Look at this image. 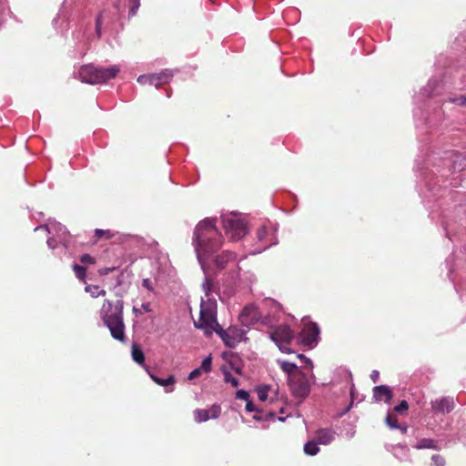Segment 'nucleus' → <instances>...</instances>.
I'll use <instances>...</instances> for the list:
<instances>
[{
  "label": "nucleus",
  "instance_id": "nucleus-35",
  "mask_svg": "<svg viewBox=\"0 0 466 466\" xmlns=\"http://www.w3.org/2000/svg\"><path fill=\"white\" fill-rule=\"evenodd\" d=\"M268 390H269V386H268V385H263V386L258 387L257 392H258V397L259 400H261V401L267 400L268 396Z\"/></svg>",
  "mask_w": 466,
  "mask_h": 466
},
{
  "label": "nucleus",
  "instance_id": "nucleus-10",
  "mask_svg": "<svg viewBox=\"0 0 466 466\" xmlns=\"http://www.w3.org/2000/svg\"><path fill=\"white\" fill-rule=\"evenodd\" d=\"M122 17H116L113 10L105 9L99 13L96 19V35L97 38L102 35V27L105 25L106 29H115V25L121 20Z\"/></svg>",
  "mask_w": 466,
  "mask_h": 466
},
{
  "label": "nucleus",
  "instance_id": "nucleus-17",
  "mask_svg": "<svg viewBox=\"0 0 466 466\" xmlns=\"http://www.w3.org/2000/svg\"><path fill=\"white\" fill-rule=\"evenodd\" d=\"M236 259H237L236 253L229 251V250H225V251H222L220 254L217 255L214 258L213 262H214V266L218 269H223V268H227L229 263L235 262Z\"/></svg>",
  "mask_w": 466,
  "mask_h": 466
},
{
  "label": "nucleus",
  "instance_id": "nucleus-59",
  "mask_svg": "<svg viewBox=\"0 0 466 466\" xmlns=\"http://www.w3.org/2000/svg\"><path fill=\"white\" fill-rule=\"evenodd\" d=\"M423 92H424V93H427V87H425V88L423 89Z\"/></svg>",
  "mask_w": 466,
  "mask_h": 466
},
{
  "label": "nucleus",
  "instance_id": "nucleus-28",
  "mask_svg": "<svg viewBox=\"0 0 466 466\" xmlns=\"http://www.w3.org/2000/svg\"><path fill=\"white\" fill-rule=\"evenodd\" d=\"M214 283L213 280L208 277L205 276L204 281L202 283V289L205 292L206 299L211 298V293L213 291Z\"/></svg>",
  "mask_w": 466,
  "mask_h": 466
},
{
  "label": "nucleus",
  "instance_id": "nucleus-21",
  "mask_svg": "<svg viewBox=\"0 0 466 466\" xmlns=\"http://www.w3.org/2000/svg\"><path fill=\"white\" fill-rule=\"evenodd\" d=\"M239 320L243 325H248L250 322H252L257 318V311L255 307L253 306H247L245 307L241 313L239 314Z\"/></svg>",
  "mask_w": 466,
  "mask_h": 466
},
{
  "label": "nucleus",
  "instance_id": "nucleus-1",
  "mask_svg": "<svg viewBox=\"0 0 466 466\" xmlns=\"http://www.w3.org/2000/svg\"><path fill=\"white\" fill-rule=\"evenodd\" d=\"M216 223V218L201 220L195 228L192 239L198 260L205 273L206 260L217 253L223 244V237Z\"/></svg>",
  "mask_w": 466,
  "mask_h": 466
},
{
  "label": "nucleus",
  "instance_id": "nucleus-4",
  "mask_svg": "<svg viewBox=\"0 0 466 466\" xmlns=\"http://www.w3.org/2000/svg\"><path fill=\"white\" fill-rule=\"evenodd\" d=\"M119 71L120 68L116 65L110 66L108 67L86 65L79 69L78 75L82 82L96 85L106 83L108 80L115 78Z\"/></svg>",
  "mask_w": 466,
  "mask_h": 466
},
{
  "label": "nucleus",
  "instance_id": "nucleus-15",
  "mask_svg": "<svg viewBox=\"0 0 466 466\" xmlns=\"http://www.w3.org/2000/svg\"><path fill=\"white\" fill-rule=\"evenodd\" d=\"M431 406L434 413L446 414L453 410L455 408V403L452 397H442L441 399L431 400Z\"/></svg>",
  "mask_w": 466,
  "mask_h": 466
},
{
  "label": "nucleus",
  "instance_id": "nucleus-51",
  "mask_svg": "<svg viewBox=\"0 0 466 466\" xmlns=\"http://www.w3.org/2000/svg\"><path fill=\"white\" fill-rule=\"evenodd\" d=\"M397 429L400 430L402 434H405L408 431V426L406 424H399V427Z\"/></svg>",
  "mask_w": 466,
  "mask_h": 466
},
{
  "label": "nucleus",
  "instance_id": "nucleus-37",
  "mask_svg": "<svg viewBox=\"0 0 466 466\" xmlns=\"http://www.w3.org/2000/svg\"><path fill=\"white\" fill-rule=\"evenodd\" d=\"M408 452H409V449L407 448V446L399 445V446L396 447V451H395L394 455L397 458L401 459V457H400L401 455L404 458L408 457Z\"/></svg>",
  "mask_w": 466,
  "mask_h": 466
},
{
  "label": "nucleus",
  "instance_id": "nucleus-2",
  "mask_svg": "<svg viewBox=\"0 0 466 466\" xmlns=\"http://www.w3.org/2000/svg\"><path fill=\"white\" fill-rule=\"evenodd\" d=\"M124 302L117 299L112 302L106 299L100 309V316L104 324L108 328L113 339L120 342H126L125 323H124Z\"/></svg>",
  "mask_w": 466,
  "mask_h": 466
},
{
  "label": "nucleus",
  "instance_id": "nucleus-33",
  "mask_svg": "<svg viewBox=\"0 0 466 466\" xmlns=\"http://www.w3.org/2000/svg\"><path fill=\"white\" fill-rule=\"evenodd\" d=\"M73 270L75 272L76 277L80 280H85L86 279V268L83 266H80L78 264L73 265Z\"/></svg>",
  "mask_w": 466,
  "mask_h": 466
},
{
  "label": "nucleus",
  "instance_id": "nucleus-58",
  "mask_svg": "<svg viewBox=\"0 0 466 466\" xmlns=\"http://www.w3.org/2000/svg\"><path fill=\"white\" fill-rule=\"evenodd\" d=\"M279 420H281V421H284V420H285V419H284V418H279Z\"/></svg>",
  "mask_w": 466,
  "mask_h": 466
},
{
  "label": "nucleus",
  "instance_id": "nucleus-26",
  "mask_svg": "<svg viewBox=\"0 0 466 466\" xmlns=\"http://www.w3.org/2000/svg\"><path fill=\"white\" fill-rule=\"evenodd\" d=\"M127 6V0H117L113 5V11L116 17H123Z\"/></svg>",
  "mask_w": 466,
  "mask_h": 466
},
{
  "label": "nucleus",
  "instance_id": "nucleus-57",
  "mask_svg": "<svg viewBox=\"0 0 466 466\" xmlns=\"http://www.w3.org/2000/svg\"><path fill=\"white\" fill-rule=\"evenodd\" d=\"M432 85H433V83L431 81H430L428 84V87H431Z\"/></svg>",
  "mask_w": 466,
  "mask_h": 466
},
{
  "label": "nucleus",
  "instance_id": "nucleus-41",
  "mask_svg": "<svg viewBox=\"0 0 466 466\" xmlns=\"http://www.w3.org/2000/svg\"><path fill=\"white\" fill-rule=\"evenodd\" d=\"M95 235L97 238H102L105 236L106 238H110L113 237V234L109 230H104L99 228H96L95 230Z\"/></svg>",
  "mask_w": 466,
  "mask_h": 466
},
{
  "label": "nucleus",
  "instance_id": "nucleus-20",
  "mask_svg": "<svg viewBox=\"0 0 466 466\" xmlns=\"http://www.w3.org/2000/svg\"><path fill=\"white\" fill-rule=\"evenodd\" d=\"M448 178V175L446 173H442L440 177H431L429 181H425V187H428L429 191H437L439 187H446L444 184ZM436 193L433 192V196Z\"/></svg>",
  "mask_w": 466,
  "mask_h": 466
},
{
  "label": "nucleus",
  "instance_id": "nucleus-3",
  "mask_svg": "<svg viewBox=\"0 0 466 466\" xmlns=\"http://www.w3.org/2000/svg\"><path fill=\"white\" fill-rule=\"evenodd\" d=\"M217 309L218 304L215 298L201 299L199 318L194 321V326L202 329L206 336H211L214 329L219 325L217 319Z\"/></svg>",
  "mask_w": 466,
  "mask_h": 466
},
{
  "label": "nucleus",
  "instance_id": "nucleus-49",
  "mask_svg": "<svg viewBox=\"0 0 466 466\" xmlns=\"http://www.w3.org/2000/svg\"><path fill=\"white\" fill-rule=\"evenodd\" d=\"M142 285L144 288L147 289L148 290H150V291L153 290L151 281L148 279H144L142 281Z\"/></svg>",
  "mask_w": 466,
  "mask_h": 466
},
{
  "label": "nucleus",
  "instance_id": "nucleus-53",
  "mask_svg": "<svg viewBox=\"0 0 466 466\" xmlns=\"http://www.w3.org/2000/svg\"><path fill=\"white\" fill-rule=\"evenodd\" d=\"M253 419L256 420H262V417L260 415H258V414H255L253 416Z\"/></svg>",
  "mask_w": 466,
  "mask_h": 466
},
{
  "label": "nucleus",
  "instance_id": "nucleus-12",
  "mask_svg": "<svg viewBox=\"0 0 466 466\" xmlns=\"http://www.w3.org/2000/svg\"><path fill=\"white\" fill-rule=\"evenodd\" d=\"M173 76L171 70L166 69L157 74L142 75L137 78V82L142 85H151L158 88L161 85L167 84Z\"/></svg>",
  "mask_w": 466,
  "mask_h": 466
},
{
  "label": "nucleus",
  "instance_id": "nucleus-52",
  "mask_svg": "<svg viewBox=\"0 0 466 466\" xmlns=\"http://www.w3.org/2000/svg\"><path fill=\"white\" fill-rule=\"evenodd\" d=\"M113 269H114V268H107L103 269L100 273L101 274H107L110 271H112Z\"/></svg>",
  "mask_w": 466,
  "mask_h": 466
},
{
  "label": "nucleus",
  "instance_id": "nucleus-8",
  "mask_svg": "<svg viewBox=\"0 0 466 466\" xmlns=\"http://www.w3.org/2000/svg\"><path fill=\"white\" fill-rule=\"evenodd\" d=\"M214 332L219 336L227 347L231 349L236 348L242 341L245 334V331L237 326H230L224 329L220 325H217Z\"/></svg>",
  "mask_w": 466,
  "mask_h": 466
},
{
  "label": "nucleus",
  "instance_id": "nucleus-24",
  "mask_svg": "<svg viewBox=\"0 0 466 466\" xmlns=\"http://www.w3.org/2000/svg\"><path fill=\"white\" fill-rule=\"evenodd\" d=\"M319 444L316 440L307 441L304 444V452L309 456L316 455L319 451Z\"/></svg>",
  "mask_w": 466,
  "mask_h": 466
},
{
  "label": "nucleus",
  "instance_id": "nucleus-50",
  "mask_svg": "<svg viewBox=\"0 0 466 466\" xmlns=\"http://www.w3.org/2000/svg\"><path fill=\"white\" fill-rule=\"evenodd\" d=\"M380 373L378 370H372L370 374V380L373 383H377L379 380Z\"/></svg>",
  "mask_w": 466,
  "mask_h": 466
},
{
  "label": "nucleus",
  "instance_id": "nucleus-39",
  "mask_svg": "<svg viewBox=\"0 0 466 466\" xmlns=\"http://www.w3.org/2000/svg\"><path fill=\"white\" fill-rule=\"evenodd\" d=\"M408 409H409V404H408V402H407L406 400H401V401L400 402V404H398V405H396V406L394 407V409H393V410H394V411H396V412H398V413L402 414V413H404L405 411H407V410H408Z\"/></svg>",
  "mask_w": 466,
  "mask_h": 466
},
{
  "label": "nucleus",
  "instance_id": "nucleus-18",
  "mask_svg": "<svg viewBox=\"0 0 466 466\" xmlns=\"http://www.w3.org/2000/svg\"><path fill=\"white\" fill-rule=\"evenodd\" d=\"M392 397V390L387 385H380L373 388V399L377 402L384 401L390 403Z\"/></svg>",
  "mask_w": 466,
  "mask_h": 466
},
{
  "label": "nucleus",
  "instance_id": "nucleus-6",
  "mask_svg": "<svg viewBox=\"0 0 466 466\" xmlns=\"http://www.w3.org/2000/svg\"><path fill=\"white\" fill-rule=\"evenodd\" d=\"M289 388L292 395L302 402L310 393L311 384L309 378L302 371H298L289 377Z\"/></svg>",
  "mask_w": 466,
  "mask_h": 466
},
{
  "label": "nucleus",
  "instance_id": "nucleus-42",
  "mask_svg": "<svg viewBox=\"0 0 466 466\" xmlns=\"http://www.w3.org/2000/svg\"><path fill=\"white\" fill-rule=\"evenodd\" d=\"M236 398L238 400H245L246 402L249 400V394L245 390H238L236 393Z\"/></svg>",
  "mask_w": 466,
  "mask_h": 466
},
{
  "label": "nucleus",
  "instance_id": "nucleus-36",
  "mask_svg": "<svg viewBox=\"0 0 466 466\" xmlns=\"http://www.w3.org/2000/svg\"><path fill=\"white\" fill-rule=\"evenodd\" d=\"M152 311V309H151V306H150V303L149 302H147V303H143L142 304V307L139 309L134 307L133 308V312L136 314V315H138V314H143V312H151Z\"/></svg>",
  "mask_w": 466,
  "mask_h": 466
},
{
  "label": "nucleus",
  "instance_id": "nucleus-22",
  "mask_svg": "<svg viewBox=\"0 0 466 466\" xmlns=\"http://www.w3.org/2000/svg\"><path fill=\"white\" fill-rule=\"evenodd\" d=\"M150 378L158 385L165 387L166 392L169 393L174 390L173 385L176 382V379L173 375H169L167 379H161L154 374H149Z\"/></svg>",
  "mask_w": 466,
  "mask_h": 466
},
{
  "label": "nucleus",
  "instance_id": "nucleus-47",
  "mask_svg": "<svg viewBox=\"0 0 466 466\" xmlns=\"http://www.w3.org/2000/svg\"><path fill=\"white\" fill-rule=\"evenodd\" d=\"M201 373H202L201 370L199 368H197V369L193 370L189 373L187 379L189 380H192L197 379L198 377H199Z\"/></svg>",
  "mask_w": 466,
  "mask_h": 466
},
{
  "label": "nucleus",
  "instance_id": "nucleus-45",
  "mask_svg": "<svg viewBox=\"0 0 466 466\" xmlns=\"http://www.w3.org/2000/svg\"><path fill=\"white\" fill-rule=\"evenodd\" d=\"M79 260L83 264H94L96 262L95 258L91 257L89 254H83L80 257Z\"/></svg>",
  "mask_w": 466,
  "mask_h": 466
},
{
  "label": "nucleus",
  "instance_id": "nucleus-54",
  "mask_svg": "<svg viewBox=\"0 0 466 466\" xmlns=\"http://www.w3.org/2000/svg\"><path fill=\"white\" fill-rule=\"evenodd\" d=\"M444 228H445V231H446V236L451 239V235H450L449 229L447 228L446 226L444 227Z\"/></svg>",
  "mask_w": 466,
  "mask_h": 466
},
{
  "label": "nucleus",
  "instance_id": "nucleus-40",
  "mask_svg": "<svg viewBox=\"0 0 466 466\" xmlns=\"http://www.w3.org/2000/svg\"><path fill=\"white\" fill-rule=\"evenodd\" d=\"M431 461L434 466H445V459L440 454L432 455Z\"/></svg>",
  "mask_w": 466,
  "mask_h": 466
},
{
  "label": "nucleus",
  "instance_id": "nucleus-56",
  "mask_svg": "<svg viewBox=\"0 0 466 466\" xmlns=\"http://www.w3.org/2000/svg\"><path fill=\"white\" fill-rule=\"evenodd\" d=\"M310 379L313 380V382L315 381V376H314V374H313V373H311V375H310Z\"/></svg>",
  "mask_w": 466,
  "mask_h": 466
},
{
  "label": "nucleus",
  "instance_id": "nucleus-19",
  "mask_svg": "<svg viewBox=\"0 0 466 466\" xmlns=\"http://www.w3.org/2000/svg\"><path fill=\"white\" fill-rule=\"evenodd\" d=\"M336 432L332 429H319L316 431L315 440L322 445H328L335 440Z\"/></svg>",
  "mask_w": 466,
  "mask_h": 466
},
{
  "label": "nucleus",
  "instance_id": "nucleus-11",
  "mask_svg": "<svg viewBox=\"0 0 466 466\" xmlns=\"http://www.w3.org/2000/svg\"><path fill=\"white\" fill-rule=\"evenodd\" d=\"M39 229H45L47 233L53 234L54 238H57L59 239V243L67 248V242L69 241L70 236L67 229L62 224L56 221H50L48 224L37 226L34 230L37 231Z\"/></svg>",
  "mask_w": 466,
  "mask_h": 466
},
{
  "label": "nucleus",
  "instance_id": "nucleus-9",
  "mask_svg": "<svg viewBox=\"0 0 466 466\" xmlns=\"http://www.w3.org/2000/svg\"><path fill=\"white\" fill-rule=\"evenodd\" d=\"M448 160L450 163L448 172L452 175L450 185L455 187L461 181L460 173L466 169V154L451 153Z\"/></svg>",
  "mask_w": 466,
  "mask_h": 466
},
{
  "label": "nucleus",
  "instance_id": "nucleus-14",
  "mask_svg": "<svg viewBox=\"0 0 466 466\" xmlns=\"http://www.w3.org/2000/svg\"><path fill=\"white\" fill-rule=\"evenodd\" d=\"M258 241L261 243L262 248L253 251L254 254L261 253L263 250L268 248L272 245L277 244L275 234L270 232L266 227H261L257 232Z\"/></svg>",
  "mask_w": 466,
  "mask_h": 466
},
{
  "label": "nucleus",
  "instance_id": "nucleus-13",
  "mask_svg": "<svg viewBox=\"0 0 466 466\" xmlns=\"http://www.w3.org/2000/svg\"><path fill=\"white\" fill-rule=\"evenodd\" d=\"M319 336V328L316 323L309 322L305 324L304 329L299 333V339L303 345L314 347L318 343Z\"/></svg>",
  "mask_w": 466,
  "mask_h": 466
},
{
  "label": "nucleus",
  "instance_id": "nucleus-48",
  "mask_svg": "<svg viewBox=\"0 0 466 466\" xmlns=\"http://www.w3.org/2000/svg\"><path fill=\"white\" fill-rule=\"evenodd\" d=\"M245 410L248 412L258 411L250 400L247 401Z\"/></svg>",
  "mask_w": 466,
  "mask_h": 466
},
{
  "label": "nucleus",
  "instance_id": "nucleus-44",
  "mask_svg": "<svg viewBox=\"0 0 466 466\" xmlns=\"http://www.w3.org/2000/svg\"><path fill=\"white\" fill-rule=\"evenodd\" d=\"M450 101L451 103L457 104L459 106H466V96H464L451 97Z\"/></svg>",
  "mask_w": 466,
  "mask_h": 466
},
{
  "label": "nucleus",
  "instance_id": "nucleus-29",
  "mask_svg": "<svg viewBox=\"0 0 466 466\" xmlns=\"http://www.w3.org/2000/svg\"><path fill=\"white\" fill-rule=\"evenodd\" d=\"M85 290L86 292H88L92 298H97L99 296L106 295L105 289H101L98 286H95V285L86 286Z\"/></svg>",
  "mask_w": 466,
  "mask_h": 466
},
{
  "label": "nucleus",
  "instance_id": "nucleus-55",
  "mask_svg": "<svg viewBox=\"0 0 466 466\" xmlns=\"http://www.w3.org/2000/svg\"><path fill=\"white\" fill-rule=\"evenodd\" d=\"M59 16H60V15H58V16L53 20L54 24H56V23H57V20H58V17H59Z\"/></svg>",
  "mask_w": 466,
  "mask_h": 466
},
{
  "label": "nucleus",
  "instance_id": "nucleus-27",
  "mask_svg": "<svg viewBox=\"0 0 466 466\" xmlns=\"http://www.w3.org/2000/svg\"><path fill=\"white\" fill-rule=\"evenodd\" d=\"M279 363L282 370L289 374V377L295 374L294 372L298 370V366L295 363L287 360H279Z\"/></svg>",
  "mask_w": 466,
  "mask_h": 466
},
{
  "label": "nucleus",
  "instance_id": "nucleus-46",
  "mask_svg": "<svg viewBox=\"0 0 466 466\" xmlns=\"http://www.w3.org/2000/svg\"><path fill=\"white\" fill-rule=\"evenodd\" d=\"M59 242V239L57 238H49L47 239V246L51 249H55L57 247V243Z\"/></svg>",
  "mask_w": 466,
  "mask_h": 466
},
{
  "label": "nucleus",
  "instance_id": "nucleus-16",
  "mask_svg": "<svg viewBox=\"0 0 466 466\" xmlns=\"http://www.w3.org/2000/svg\"><path fill=\"white\" fill-rule=\"evenodd\" d=\"M221 413L220 405L215 403L209 409H198L194 411L198 422H205L209 419H217Z\"/></svg>",
  "mask_w": 466,
  "mask_h": 466
},
{
  "label": "nucleus",
  "instance_id": "nucleus-43",
  "mask_svg": "<svg viewBox=\"0 0 466 466\" xmlns=\"http://www.w3.org/2000/svg\"><path fill=\"white\" fill-rule=\"evenodd\" d=\"M350 396H351V402H350V404L349 406H347L342 411H340L339 413V417H341V416L345 415L346 413H348L350 410V409L352 408L353 400H354V388H353V386L350 389Z\"/></svg>",
  "mask_w": 466,
  "mask_h": 466
},
{
  "label": "nucleus",
  "instance_id": "nucleus-7",
  "mask_svg": "<svg viewBox=\"0 0 466 466\" xmlns=\"http://www.w3.org/2000/svg\"><path fill=\"white\" fill-rule=\"evenodd\" d=\"M294 337V331L288 325H279L269 333V338L276 343L279 350L284 353L293 352L289 344L293 340Z\"/></svg>",
  "mask_w": 466,
  "mask_h": 466
},
{
  "label": "nucleus",
  "instance_id": "nucleus-32",
  "mask_svg": "<svg viewBox=\"0 0 466 466\" xmlns=\"http://www.w3.org/2000/svg\"><path fill=\"white\" fill-rule=\"evenodd\" d=\"M202 372L208 373L212 369V357L211 355L206 357L202 362L200 367H198Z\"/></svg>",
  "mask_w": 466,
  "mask_h": 466
},
{
  "label": "nucleus",
  "instance_id": "nucleus-31",
  "mask_svg": "<svg viewBox=\"0 0 466 466\" xmlns=\"http://www.w3.org/2000/svg\"><path fill=\"white\" fill-rule=\"evenodd\" d=\"M385 423L391 430H395L399 427L397 417L390 412L387 414L385 418Z\"/></svg>",
  "mask_w": 466,
  "mask_h": 466
},
{
  "label": "nucleus",
  "instance_id": "nucleus-38",
  "mask_svg": "<svg viewBox=\"0 0 466 466\" xmlns=\"http://www.w3.org/2000/svg\"><path fill=\"white\" fill-rule=\"evenodd\" d=\"M298 358L300 360L301 363L303 364L304 368H308L309 370H312L313 369V362L310 359L306 357L303 354H299Z\"/></svg>",
  "mask_w": 466,
  "mask_h": 466
},
{
  "label": "nucleus",
  "instance_id": "nucleus-34",
  "mask_svg": "<svg viewBox=\"0 0 466 466\" xmlns=\"http://www.w3.org/2000/svg\"><path fill=\"white\" fill-rule=\"evenodd\" d=\"M129 2V11H128V17H132L137 15L139 6H140V0H128Z\"/></svg>",
  "mask_w": 466,
  "mask_h": 466
},
{
  "label": "nucleus",
  "instance_id": "nucleus-30",
  "mask_svg": "<svg viewBox=\"0 0 466 466\" xmlns=\"http://www.w3.org/2000/svg\"><path fill=\"white\" fill-rule=\"evenodd\" d=\"M222 373L224 374V380L227 383H230L233 387H238L239 385V381L237 378L233 377L231 373L227 370L226 367L221 369Z\"/></svg>",
  "mask_w": 466,
  "mask_h": 466
},
{
  "label": "nucleus",
  "instance_id": "nucleus-25",
  "mask_svg": "<svg viewBox=\"0 0 466 466\" xmlns=\"http://www.w3.org/2000/svg\"><path fill=\"white\" fill-rule=\"evenodd\" d=\"M132 359L139 365H143L145 361V355L141 349L137 345H132Z\"/></svg>",
  "mask_w": 466,
  "mask_h": 466
},
{
  "label": "nucleus",
  "instance_id": "nucleus-23",
  "mask_svg": "<svg viewBox=\"0 0 466 466\" xmlns=\"http://www.w3.org/2000/svg\"><path fill=\"white\" fill-rule=\"evenodd\" d=\"M413 448L416 450H423V449H430V450H438V441L430 439V438H423L418 441V442L413 445Z\"/></svg>",
  "mask_w": 466,
  "mask_h": 466
},
{
  "label": "nucleus",
  "instance_id": "nucleus-5",
  "mask_svg": "<svg viewBox=\"0 0 466 466\" xmlns=\"http://www.w3.org/2000/svg\"><path fill=\"white\" fill-rule=\"evenodd\" d=\"M223 228L226 234L232 241H238L248 233V226L245 219L232 213L221 216Z\"/></svg>",
  "mask_w": 466,
  "mask_h": 466
}]
</instances>
